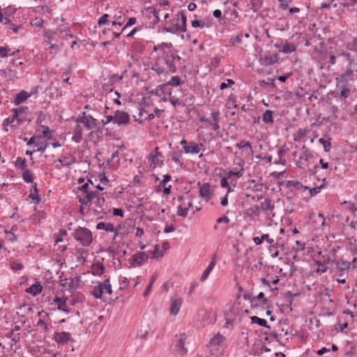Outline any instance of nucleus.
I'll use <instances>...</instances> for the list:
<instances>
[{
    "label": "nucleus",
    "instance_id": "f257e3e1",
    "mask_svg": "<svg viewBox=\"0 0 357 357\" xmlns=\"http://www.w3.org/2000/svg\"><path fill=\"white\" fill-rule=\"evenodd\" d=\"M236 282V287L238 289V293L235 296V300L231 309L225 313V319L226 321L225 326L228 327L229 325L236 324L242 321L245 312V293L244 289L240 282L238 277L236 276L234 278Z\"/></svg>",
    "mask_w": 357,
    "mask_h": 357
},
{
    "label": "nucleus",
    "instance_id": "f03ea898",
    "mask_svg": "<svg viewBox=\"0 0 357 357\" xmlns=\"http://www.w3.org/2000/svg\"><path fill=\"white\" fill-rule=\"evenodd\" d=\"M264 185L253 179L247 181V202L250 200L259 201L263 199Z\"/></svg>",
    "mask_w": 357,
    "mask_h": 357
},
{
    "label": "nucleus",
    "instance_id": "7ed1b4c3",
    "mask_svg": "<svg viewBox=\"0 0 357 357\" xmlns=\"http://www.w3.org/2000/svg\"><path fill=\"white\" fill-rule=\"evenodd\" d=\"M347 61H349V67L345 73L337 77L338 83H347L349 81L353 80L354 77V71H357V65L354 59L349 54L343 53L341 54Z\"/></svg>",
    "mask_w": 357,
    "mask_h": 357
},
{
    "label": "nucleus",
    "instance_id": "20e7f679",
    "mask_svg": "<svg viewBox=\"0 0 357 357\" xmlns=\"http://www.w3.org/2000/svg\"><path fill=\"white\" fill-rule=\"evenodd\" d=\"M186 16L184 14H181V17L177 15L176 17L172 20V25L164 28V30L170 33H179L181 32L186 31Z\"/></svg>",
    "mask_w": 357,
    "mask_h": 357
},
{
    "label": "nucleus",
    "instance_id": "39448f33",
    "mask_svg": "<svg viewBox=\"0 0 357 357\" xmlns=\"http://www.w3.org/2000/svg\"><path fill=\"white\" fill-rule=\"evenodd\" d=\"M225 337L220 333L215 335L209 341L207 346L210 348L209 357H217L222 354L220 349L223 347Z\"/></svg>",
    "mask_w": 357,
    "mask_h": 357
},
{
    "label": "nucleus",
    "instance_id": "423d86ee",
    "mask_svg": "<svg viewBox=\"0 0 357 357\" xmlns=\"http://www.w3.org/2000/svg\"><path fill=\"white\" fill-rule=\"evenodd\" d=\"M74 237L76 241L80 242L83 246H89L93 241L91 231L85 227H79L75 229Z\"/></svg>",
    "mask_w": 357,
    "mask_h": 357
},
{
    "label": "nucleus",
    "instance_id": "0eeeda50",
    "mask_svg": "<svg viewBox=\"0 0 357 357\" xmlns=\"http://www.w3.org/2000/svg\"><path fill=\"white\" fill-rule=\"evenodd\" d=\"M112 286L109 279H106L102 282H99L97 287H95L92 294L96 298H100L105 294H112Z\"/></svg>",
    "mask_w": 357,
    "mask_h": 357
},
{
    "label": "nucleus",
    "instance_id": "6e6552de",
    "mask_svg": "<svg viewBox=\"0 0 357 357\" xmlns=\"http://www.w3.org/2000/svg\"><path fill=\"white\" fill-rule=\"evenodd\" d=\"M75 121L83 123L88 130L98 128L97 120L91 115H86L85 112H82V115L77 118Z\"/></svg>",
    "mask_w": 357,
    "mask_h": 357
},
{
    "label": "nucleus",
    "instance_id": "1a4fd4ad",
    "mask_svg": "<svg viewBox=\"0 0 357 357\" xmlns=\"http://www.w3.org/2000/svg\"><path fill=\"white\" fill-rule=\"evenodd\" d=\"M234 263V269L235 271L234 278L236 276H238V281L241 283V280H243L244 279L243 271V266L245 265V260L243 258L236 257V258H235Z\"/></svg>",
    "mask_w": 357,
    "mask_h": 357
},
{
    "label": "nucleus",
    "instance_id": "9d476101",
    "mask_svg": "<svg viewBox=\"0 0 357 357\" xmlns=\"http://www.w3.org/2000/svg\"><path fill=\"white\" fill-rule=\"evenodd\" d=\"M211 116L212 119L202 117L200 119V121L208 123L213 130L217 131L220 129V126L218 124L220 112L218 111H213L211 112Z\"/></svg>",
    "mask_w": 357,
    "mask_h": 357
},
{
    "label": "nucleus",
    "instance_id": "9b49d317",
    "mask_svg": "<svg viewBox=\"0 0 357 357\" xmlns=\"http://www.w3.org/2000/svg\"><path fill=\"white\" fill-rule=\"evenodd\" d=\"M198 185L199 188L200 197L206 201L209 200L212 197L213 192L211 185L208 183L201 184L200 182H199Z\"/></svg>",
    "mask_w": 357,
    "mask_h": 357
},
{
    "label": "nucleus",
    "instance_id": "f8f14e48",
    "mask_svg": "<svg viewBox=\"0 0 357 357\" xmlns=\"http://www.w3.org/2000/svg\"><path fill=\"white\" fill-rule=\"evenodd\" d=\"M130 122V116L129 114L121 110H117L115 112L114 115V123H117L119 126L121 125H126Z\"/></svg>",
    "mask_w": 357,
    "mask_h": 357
},
{
    "label": "nucleus",
    "instance_id": "ddd939ff",
    "mask_svg": "<svg viewBox=\"0 0 357 357\" xmlns=\"http://www.w3.org/2000/svg\"><path fill=\"white\" fill-rule=\"evenodd\" d=\"M243 174V168H241L239 171H229L227 176V177H223L220 181V185L222 188H227V193L232 191L231 188L229 186L227 181V178H231L232 176H237L238 177L242 176Z\"/></svg>",
    "mask_w": 357,
    "mask_h": 357
},
{
    "label": "nucleus",
    "instance_id": "4468645a",
    "mask_svg": "<svg viewBox=\"0 0 357 357\" xmlns=\"http://www.w3.org/2000/svg\"><path fill=\"white\" fill-rule=\"evenodd\" d=\"M54 339L58 344H65L68 342H73L71 334L68 332H56L54 334Z\"/></svg>",
    "mask_w": 357,
    "mask_h": 357
},
{
    "label": "nucleus",
    "instance_id": "2eb2a0df",
    "mask_svg": "<svg viewBox=\"0 0 357 357\" xmlns=\"http://www.w3.org/2000/svg\"><path fill=\"white\" fill-rule=\"evenodd\" d=\"M183 301L181 298L173 297L171 300L169 312L171 314L176 316L181 307Z\"/></svg>",
    "mask_w": 357,
    "mask_h": 357
},
{
    "label": "nucleus",
    "instance_id": "dca6fc26",
    "mask_svg": "<svg viewBox=\"0 0 357 357\" xmlns=\"http://www.w3.org/2000/svg\"><path fill=\"white\" fill-rule=\"evenodd\" d=\"M276 47L279 50V52L284 54H291L296 50V46L291 43H289L287 40L284 43L281 45H276Z\"/></svg>",
    "mask_w": 357,
    "mask_h": 357
},
{
    "label": "nucleus",
    "instance_id": "f3484780",
    "mask_svg": "<svg viewBox=\"0 0 357 357\" xmlns=\"http://www.w3.org/2000/svg\"><path fill=\"white\" fill-rule=\"evenodd\" d=\"M279 60V55L278 54H273L271 55L265 56L261 58L259 62L261 65L264 66H272L277 63Z\"/></svg>",
    "mask_w": 357,
    "mask_h": 357
},
{
    "label": "nucleus",
    "instance_id": "a211bd4d",
    "mask_svg": "<svg viewBox=\"0 0 357 357\" xmlns=\"http://www.w3.org/2000/svg\"><path fill=\"white\" fill-rule=\"evenodd\" d=\"M39 139L40 137L33 136L27 142L28 146L34 144L38 146V148L36 151H34V152H44L48 146V144L47 142H36V140H38Z\"/></svg>",
    "mask_w": 357,
    "mask_h": 357
},
{
    "label": "nucleus",
    "instance_id": "6ab92c4d",
    "mask_svg": "<svg viewBox=\"0 0 357 357\" xmlns=\"http://www.w3.org/2000/svg\"><path fill=\"white\" fill-rule=\"evenodd\" d=\"M181 84H183V82H181V78L178 75H176L172 77L167 83L162 84L160 89L163 92H168L169 91L168 89L169 86H178Z\"/></svg>",
    "mask_w": 357,
    "mask_h": 357
},
{
    "label": "nucleus",
    "instance_id": "aec40b11",
    "mask_svg": "<svg viewBox=\"0 0 357 357\" xmlns=\"http://www.w3.org/2000/svg\"><path fill=\"white\" fill-rule=\"evenodd\" d=\"M57 162H60L63 166L69 167L76 162V158L71 153H68L62 156L61 158L58 159Z\"/></svg>",
    "mask_w": 357,
    "mask_h": 357
},
{
    "label": "nucleus",
    "instance_id": "412c9836",
    "mask_svg": "<svg viewBox=\"0 0 357 357\" xmlns=\"http://www.w3.org/2000/svg\"><path fill=\"white\" fill-rule=\"evenodd\" d=\"M186 340V335L185 333H182L179 336L178 343L176 344L177 351L181 355H184L187 352V349L185 348V342Z\"/></svg>",
    "mask_w": 357,
    "mask_h": 357
},
{
    "label": "nucleus",
    "instance_id": "4be33fe9",
    "mask_svg": "<svg viewBox=\"0 0 357 357\" xmlns=\"http://www.w3.org/2000/svg\"><path fill=\"white\" fill-rule=\"evenodd\" d=\"M132 257L135 264L140 266L148 260L149 256L146 252H141L135 254Z\"/></svg>",
    "mask_w": 357,
    "mask_h": 357
},
{
    "label": "nucleus",
    "instance_id": "5701e85b",
    "mask_svg": "<svg viewBox=\"0 0 357 357\" xmlns=\"http://www.w3.org/2000/svg\"><path fill=\"white\" fill-rule=\"evenodd\" d=\"M185 153H198L200 151L199 145L195 142H190L186 147H183Z\"/></svg>",
    "mask_w": 357,
    "mask_h": 357
},
{
    "label": "nucleus",
    "instance_id": "b1692460",
    "mask_svg": "<svg viewBox=\"0 0 357 357\" xmlns=\"http://www.w3.org/2000/svg\"><path fill=\"white\" fill-rule=\"evenodd\" d=\"M271 349L268 348H266L265 346H264L261 344H259L255 347L254 349H252L250 354L251 355L254 356H259L261 355L264 351L268 352L270 351Z\"/></svg>",
    "mask_w": 357,
    "mask_h": 357
},
{
    "label": "nucleus",
    "instance_id": "393cba45",
    "mask_svg": "<svg viewBox=\"0 0 357 357\" xmlns=\"http://www.w3.org/2000/svg\"><path fill=\"white\" fill-rule=\"evenodd\" d=\"M247 299L250 300L251 305H257V301L261 300L263 304H266L267 303V299L265 298L264 294L263 292H260L257 297H250L247 294Z\"/></svg>",
    "mask_w": 357,
    "mask_h": 357
},
{
    "label": "nucleus",
    "instance_id": "a878e982",
    "mask_svg": "<svg viewBox=\"0 0 357 357\" xmlns=\"http://www.w3.org/2000/svg\"><path fill=\"white\" fill-rule=\"evenodd\" d=\"M158 150H159V148L155 147V154L151 153L148 156V160L150 163V166L152 167L153 169H155L156 167V164L158 162L157 158L160 155V153L158 151Z\"/></svg>",
    "mask_w": 357,
    "mask_h": 357
},
{
    "label": "nucleus",
    "instance_id": "bb28decb",
    "mask_svg": "<svg viewBox=\"0 0 357 357\" xmlns=\"http://www.w3.org/2000/svg\"><path fill=\"white\" fill-rule=\"evenodd\" d=\"M29 97L30 95L26 91H22L16 95L14 102L15 105H18L24 102Z\"/></svg>",
    "mask_w": 357,
    "mask_h": 357
},
{
    "label": "nucleus",
    "instance_id": "cd10ccee",
    "mask_svg": "<svg viewBox=\"0 0 357 357\" xmlns=\"http://www.w3.org/2000/svg\"><path fill=\"white\" fill-rule=\"evenodd\" d=\"M337 268L341 271H348L351 268V263L343 259H339L336 262Z\"/></svg>",
    "mask_w": 357,
    "mask_h": 357
},
{
    "label": "nucleus",
    "instance_id": "c85d7f7f",
    "mask_svg": "<svg viewBox=\"0 0 357 357\" xmlns=\"http://www.w3.org/2000/svg\"><path fill=\"white\" fill-rule=\"evenodd\" d=\"M259 207L264 211H272L274 208V204L270 199H264L263 202H260Z\"/></svg>",
    "mask_w": 357,
    "mask_h": 357
},
{
    "label": "nucleus",
    "instance_id": "c756f323",
    "mask_svg": "<svg viewBox=\"0 0 357 357\" xmlns=\"http://www.w3.org/2000/svg\"><path fill=\"white\" fill-rule=\"evenodd\" d=\"M72 139L76 143L81 142L82 139V128L79 125L75 127Z\"/></svg>",
    "mask_w": 357,
    "mask_h": 357
},
{
    "label": "nucleus",
    "instance_id": "7c9ffc66",
    "mask_svg": "<svg viewBox=\"0 0 357 357\" xmlns=\"http://www.w3.org/2000/svg\"><path fill=\"white\" fill-rule=\"evenodd\" d=\"M42 286L38 282H36L32 284L30 287L27 288L26 291L33 296H36L42 291Z\"/></svg>",
    "mask_w": 357,
    "mask_h": 357
},
{
    "label": "nucleus",
    "instance_id": "2f4dec72",
    "mask_svg": "<svg viewBox=\"0 0 357 357\" xmlns=\"http://www.w3.org/2000/svg\"><path fill=\"white\" fill-rule=\"evenodd\" d=\"M54 301L57 305L58 310H63L66 312H68L69 310L66 308V298L56 297Z\"/></svg>",
    "mask_w": 357,
    "mask_h": 357
},
{
    "label": "nucleus",
    "instance_id": "473e14b6",
    "mask_svg": "<svg viewBox=\"0 0 357 357\" xmlns=\"http://www.w3.org/2000/svg\"><path fill=\"white\" fill-rule=\"evenodd\" d=\"M259 85L261 87L271 86L273 89L276 88L275 79L271 77H268L266 80L263 79L259 81Z\"/></svg>",
    "mask_w": 357,
    "mask_h": 357
},
{
    "label": "nucleus",
    "instance_id": "72a5a7b5",
    "mask_svg": "<svg viewBox=\"0 0 357 357\" xmlns=\"http://www.w3.org/2000/svg\"><path fill=\"white\" fill-rule=\"evenodd\" d=\"M97 229H105L106 231L112 232L114 231V227L113 224L112 223H105L103 222H100L96 225Z\"/></svg>",
    "mask_w": 357,
    "mask_h": 357
},
{
    "label": "nucleus",
    "instance_id": "f704fd0d",
    "mask_svg": "<svg viewBox=\"0 0 357 357\" xmlns=\"http://www.w3.org/2000/svg\"><path fill=\"white\" fill-rule=\"evenodd\" d=\"M252 321V324H258L260 326H264L268 328H270V326L267 325V322L264 319L259 318L257 316H252L250 317Z\"/></svg>",
    "mask_w": 357,
    "mask_h": 357
},
{
    "label": "nucleus",
    "instance_id": "c9c22d12",
    "mask_svg": "<svg viewBox=\"0 0 357 357\" xmlns=\"http://www.w3.org/2000/svg\"><path fill=\"white\" fill-rule=\"evenodd\" d=\"M302 156L300 157V159H305V161H309L313 158L312 153L305 146H302Z\"/></svg>",
    "mask_w": 357,
    "mask_h": 357
},
{
    "label": "nucleus",
    "instance_id": "e433bc0d",
    "mask_svg": "<svg viewBox=\"0 0 357 357\" xmlns=\"http://www.w3.org/2000/svg\"><path fill=\"white\" fill-rule=\"evenodd\" d=\"M262 121L265 123H273V112L271 110H266L265 112L262 115Z\"/></svg>",
    "mask_w": 357,
    "mask_h": 357
},
{
    "label": "nucleus",
    "instance_id": "4c0bfd02",
    "mask_svg": "<svg viewBox=\"0 0 357 357\" xmlns=\"http://www.w3.org/2000/svg\"><path fill=\"white\" fill-rule=\"evenodd\" d=\"M114 18L115 19V21L112 22L113 26H121L124 22V18L121 15V11H119L118 13H115L114 15Z\"/></svg>",
    "mask_w": 357,
    "mask_h": 357
},
{
    "label": "nucleus",
    "instance_id": "58836bf2",
    "mask_svg": "<svg viewBox=\"0 0 357 357\" xmlns=\"http://www.w3.org/2000/svg\"><path fill=\"white\" fill-rule=\"evenodd\" d=\"M340 6L347 8L349 10H353L354 6L357 3V0H342Z\"/></svg>",
    "mask_w": 357,
    "mask_h": 357
},
{
    "label": "nucleus",
    "instance_id": "ea45409f",
    "mask_svg": "<svg viewBox=\"0 0 357 357\" xmlns=\"http://www.w3.org/2000/svg\"><path fill=\"white\" fill-rule=\"evenodd\" d=\"M164 93H166V94H168L169 98H167L166 97H164L162 98L163 100L166 101V100H169L174 107H176V105L180 104L179 99L177 98L176 96H172V92L171 91L164 92Z\"/></svg>",
    "mask_w": 357,
    "mask_h": 357
},
{
    "label": "nucleus",
    "instance_id": "a19ab883",
    "mask_svg": "<svg viewBox=\"0 0 357 357\" xmlns=\"http://www.w3.org/2000/svg\"><path fill=\"white\" fill-rule=\"evenodd\" d=\"M22 178L26 183H32L33 174L28 169H25L22 174Z\"/></svg>",
    "mask_w": 357,
    "mask_h": 357
},
{
    "label": "nucleus",
    "instance_id": "79ce46f5",
    "mask_svg": "<svg viewBox=\"0 0 357 357\" xmlns=\"http://www.w3.org/2000/svg\"><path fill=\"white\" fill-rule=\"evenodd\" d=\"M15 166L17 168L25 169V167H26V159L18 157L15 162Z\"/></svg>",
    "mask_w": 357,
    "mask_h": 357
},
{
    "label": "nucleus",
    "instance_id": "37998d69",
    "mask_svg": "<svg viewBox=\"0 0 357 357\" xmlns=\"http://www.w3.org/2000/svg\"><path fill=\"white\" fill-rule=\"evenodd\" d=\"M152 253L153 258L158 259L164 255V250H162V249H160L159 245H155L154 247V250L153 251Z\"/></svg>",
    "mask_w": 357,
    "mask_h": 357
},
{
    "label": "nucleus",
    "instance_id": "c03bdc74",
    "mask_svg": "<svg viewBox=\"0 0 357 357\" xmlns=\"http://www.w3.org/2000/svg\"><path fill=\"white\" fill-rule=\"evenodd\" d=\"M278 243H275L271 244V247L269 248V252L273 257H277L278 256Z\"/></svg>",
    "mask_w": 357,
    "mask_h": 357
},
{
    "label": "nucleus",
    "instance_id": "a18cd8bd",
    "mask_svg": "<svg viewBox=\"0 0 357 357\" xmlns=\"http://www.w3.org/2000/svg\"><path fill=\"white\" fill-rule=\"evenodd\" d=\"M165 61V63L169 66V70L172 72L175 73L176 70V66L174 65V61H172L171 59L169 57V55L166 56Z\"/></svg>",
    "mask_w": 357,
    "mask_h": 357
},
{
    "label": "nucleus",
    "instance_id": "49530a36",
    "mask_svg": "<svg viewBox=\"0 0 357 357\" xmlns=\"http://www.w3.org/2000/svg\"><path fill=\"white\" fill-rule=\"evenodd\" d=\"M262 0H251L252 9L257 12L261 6Z\"/></svg>",
    "mask_w": 357,
    "mask_h": 357
},
{
    "label": "nucleus",
    "instance_id": "de8ad7c7",
    "mask_svg": "<svg viewBox=\"0 0 357 357\" xmlns=\"http://www.w3.org/2000/svg\"><path fill=\"white\" fill-rule=\"evenodd\" d=\"M188 212V208H183L181 205H180L177 208V215L181 217H186Z\"/></svg>",
    "mask_w": 357,
    "mask_h": 357
},
{
    "label": "nucleus",
    "instance_id": "09e8293b",
    "mask_svg": "<svg viewBox=\"0 0 357 357\" xmlns=\"http://www.w3.org/2000/svg\"><path fill=\"white\" fill-rule=\"evenodd\" d=\"M319 142L320 144H323L324 151L326 152H328L330 151V149H331V142L329 141L326 140L324 138H320L319 139Z\"/></svg>",
    "mask_w": 357,
    "mask_h": 357
},
{
    "label": "nucleus",
    "instance_id": "8fccbe9b",
    "mask_svg": "<svg viewBox=\"0 0 357 357\" xmlns=\"http://www.w3.org/2000/svg\"><path fill=\"white\" fill-rule=\"evenodd\" d=\"M22 111H23V109L22 107H19V108L13 109L14 114H13V116L12 117L11 122H15V121L17 120V124H19L20 122V120L19 119H17V116L19 115V114L22 113Z\"/></svg>",
    "mask_w": 357,
    "mask_h": 357
},
{
    "label": "nucleus",
    "instance_id": "3c124183",
    "mask_svg": "<svg viewBox=\"0 0 357 357\" xmlns=\"http://www.w3.org/2000/svg\"><path fill=\"white\" fill-rule=\"evenodd\" d=\"M347 49L351 51L357 50V38H354L351 42H349L347 45Z\"/></svg>",
    "mask_w": 357,
    "mask_h": 357
},
{
    "label": "nucleus",
    "instance_id": "603ef678",
    "mask_svg": "<svg viewBox=\"0 0 357 357\" xmlns=\"http://www.w3.org/2000/svg\"><path fill=\"white\" fill-rule=\"evenodd\" d=\"M191 25L194 28H204L205 26H208L205 22L197 20L192 21Z\"/></svg>",
    "mask_w": 357,
    "mask_h": 357
},
{
    "label": "nucleus",
    "instance_id": "864d4df0",
    "mask_svg": "<svg viewBox=\"0 0 357 357\" xmlns=\"http://www.w3.org/2000/svg\"><path fill=\"white\" fill-rule=\"evenodd\" d=\"M262 282L268 286L269 287H271L273 285H276L279 282V279L276 278L273 280L262 279Z\"/></svg>",
    "mask_w": 357,
    "mask_h": 357
},
{
    "label": "nucleus",
    "instance_id": "5fc2aeb1",
    "mask_svg": "<svg viewBox=\"0 0 357 357\" xmlns=\"http://www.w3.org/2000/svg\"><path fill=\"white\" fill-rule=\"evenodd\" d=\"M317 265L318 266V268L317 270V273H324L327 271V267L324 265V264L320 261H317Z\"/></svg>",
    "mask_w": 357,
    "mask_h": 357
},
{
    "label": "nucleus",
    "instance_id": "6e6d98bb",
    "mask_svg": "<svg viewBox=\"0 0 357 357\" xmlns=\"http://www.w3.org/2000/svg\"><path fill=\"white\" fill-rule=\"evenodd\" d=\"M70 29L68 26H63L59 29V33L61 36H70V37H73V35L70 34Z\"/></svg>",
    "mask_w": 357,
    "mask_h": 357
},
{
    "label": "nucleus",
    "instance_id": "4d7b16f0",
    "mask_svg": "<svg viewBox=\"0 0 357 357\" xmlns=\"http://www.w3.org/2000/svg\"><path fill=\"white\" fill-rule=\"evenodd\" d=\"M259 206H255L253 208H250L247 211V214H248L250 215H259Z\"/></svg>",
    "mask_w": 357,
    "mask_h": 357
},
{
    "label": "nucleus",
    "instance_id": "13d9d810",
    "mask_svg": "<svg viewBox=\"0 0 357 357\" xmlns=\"http://www.w3.org/2000/svg\"><path fill=\"white\" fill-rule=\"evenodd\" d=\"M108 17H109L108 14H104L103 15H102L98 21V25L100 26L103 24H107L108 22V20H107Z\"/></svg>",
    "mask_w": 357,
    "mask_h": 357
},
{
    "label": "nucleus",
    "instance_id": "bf43d9fd",
    "mask_svg": "<svg viewBox=\"0 0 357 357\" xmlns=\"http://www.w3.org/2000/svg\"><path fill=\"white\" fill-rule=\"evenodd\" d=\"M135 23H136L135 17H132L129 18L127 23L126 24V25L121 29V32L124 31L127 27L130 26L135 24Z\"/></svg>",
    "mask_w": 357,
    "mask_h": 357
},
{
    "label": "nucleus",
    "instance_id": "052dcab7",
    "mask_svg": "<svg viewBox=\"0 0 357 357\" xmlns=\"http://www.w3.org/2000/svg\"><path fill=\"white\" fill-rule=\"evenodd\" d=\"M10 51V49L6 47H0V55L3 58L8 56V53Z\"/></svg>",
    "mask_w": 357,
    "mask_h": 357
},
{
    "label": "nucleus",
    "instance_id": "680f3d73",
    "mask_svg": "<svg viewBox=\"0 0 357 357\" xmlns=\"http://www.w3.org/2000/svg\"><path fill=\"white\" fill-rule=\"evenodd\" d=\"M10 266L13 270L19 271L23 268V265L17 261H13L11 263Z\"/></svg>",
    "mask_w": 357,
    "mask_h": 357
},
{
    "label": "nucleus",
    "instance_id": "e2e57ef3",
    "mask_svg": "<svg viewBox=\"0 0 357 357\" xmlns=\"http://www.w3.org/2000/svg\"><path fill=\"white\" fill-rule=\"evenodd\" d=\"M70 71V67H69L68 69H66V70L63 73L62 78L63 79V81L65 82H68L70 79L69 74Z\"/></svg>",
    "mask_w": 357,
    "mask_h": 357
},
{
    "label": "nucleus",
    "instance_id": "0e129e2a",
    "mask_svg": "<svg viewBox=\"0 0 357 357\" xmlns=\"http://www.w3.org/2000/svg\"><path fill=\"white\" fill-rule=\"evenodd\" d=\"M79 201L82 204L84 205H87L89 202H91L90 197L87 196V195H86L84 197H80Z\"/></svg>",
    "mask_w": 357,
    "mask_h": 357
},
{
    "label": "nucleus",
    "instance_id": "69168bd1",
    "mask_svg": "<svg viewBox=\"0 0 357 357\" xmlns=\"http://www.w3.org/2000/svg\"><path fill=\"white\" fill-rule=\"evenodd\" d=\"M152 70H154L158 75H161L165 72V70L163 67H160L158 66L153 67Z\"/></svg>",
    "mask_w": 357,
    "mask_h": 357
},
{
    "label": "nucleus",
    "instance_id": "338daca9",
    "mask_svg": "<svg viewBox=\"0 0 357 357\" xmlns=\"http://www.w3.org/2000/svg\"><path fill=\"white\" fill-rule=\"evenodd\" d=\"M86 195L90 197V200L91 201L93 199H97L100 195V192L98 191L89 192Z\"/></svg>",
    "mask_w": 357,
    "mask_h": 357
},
{
    "label": "nucleus",
    "instance_id": "774afa93",
    "mask_svg": "<svg viewBox=\"0 0 357 357\" xmlns=\"http://www.w3.org/2000/svg\"><path fill=\"white\" fill-rule=\"evenodd\" d=\"M7 234V238L12 242H14L17 240L16 236L11 231H6Z\"/></svg>",
    "mask_w": 357,
    "mask_h": 357
}]
</instances>
